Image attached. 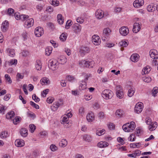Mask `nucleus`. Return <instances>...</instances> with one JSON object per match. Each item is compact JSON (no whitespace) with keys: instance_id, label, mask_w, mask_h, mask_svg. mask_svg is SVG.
I'll list each match as a JSON object with an SVG mask.
<instances>
[{"instance_id":"052dcab7","label":"nucleus","mask_w":158,"mask_h":158,"mask_svg":"<svg viewBox=\"0 0 158 158\" xmlns=\"http://www.w3.org/2000/svg\"><path fill=\"white\" fill-rule=\"evenodd\" d=\"M51 109L52 111H56L57 110L58 108L56 106L55 103H54L51 106Z\"/></svg>"},{"instance_id":"680f3d73","label":"nucleus","mask_w":158,"mask_h":158,"mask_svg":"<svg viewBox=\"0 0 158 158\" xmlns=\"http://www.w3.org/2000/svg\"><path fill=\"white\" fill-rule=\"evenodd\" d=\"M24 77L23 74H21L19 73H18L16 75V78L17 80H18L19 79H23Z\"/></svg>"},{"instance_id":"f704fd0d","label":"nucleus","mask_w":158,"mask_h":158,"mask_svg":"<svg viewBox=\"0 0 158 158\" xmlns=\"http://www.w3.org/2000/svg\"><path fill=\"white\" fill-rule=\"evenodd\" d=\"M129 124V123H127L124 124L122 127L123 130L125 132H130V130L129 129L130 127H128L127 126V125Z\"/></svg>"},{"instance_id":"393cba45","label":"nucleus","mask_w":158,"mask_h":158,"mask_svg":"<svg viewBox=\"0 0 158 158\" xmlns=\"http://www.w3.org/2000/svg\"><path fill=\"white\" fill-rule=\"evenodd\" d=\"M111 32L110 29L108 28H105L103 30L102 34L103 36H108Z\"/></svg>"},{"instance_id":"0e129e2a","label":"nucleus","mask_w":158,"mask_h":158,"mask_svg":"<svg viewBox=\"0 0 158 158\" xmlns=\"http://www.w3.org/2000/svg\"><path fill=\"white\" fill-rule=\"evenodd\" d=\"M54 98L52 97H49L48 98L47 102L49 103H51L53 101Z\"/></svg>"},{"instance_id":"c03bdc74","label":"nucleus","mask_w":158,"mask_h":158,"mask_svg":"<svg viewBox=\"0 0 158 158\" xmlns=\"http://www.w3.org/2000/svg\"><path fill=\"white\" fill-rule=\"evenodd\" d=\"M59 101L60 102L57 101L54 103L58 108L63 104V101L62 99H60L59 100Z\"/></svg>"},{"instance_id":"6ab92c4d","label":"nucleus","mask_w":158,"mask_h":158,"mask_svg":"<svg viewBox=\"0 0 158 158\" xmlns=\"http://www.w3.org/2000/svg\"><path fill=\"white\" fill-rule=\"evenodd\" d=\"M57 60L59 64H64L67 61V59L64 56H61Z\"/></svg>"},{"instance_id":"a878e982","label":"nucleus","mask_w":158,"mask_h":158,"mask_svg":"<svg viewBox=\"0 0 158 158\" xmlns=\"http://www.w3.org/2000/svg\"><path fill=\"white\" fill-rule=\"evenodd\" d=\"M68 144L67 140L65 139H63L59 143V146L62 147H64L67 146Z\"/></svg>"},{"instance_id":"0eeeda50","label":"nucleus","mask_w":158,"mask_h":158,"mask_svg":"<svg viewBox=\"0 0 158 158\" xmlns=\"http://www.w3.org/2000/svg\"><path fill=\"white\" fill-rule=\"evenodd\" d=\"M119 32L122 35L126 36L129 33V30L127 27L123 26L120 28Z\"/></svg>"},{"instance_id":"e2e57ef3","label":"nucleus","mask_w":158,"mask_h":158,"mask_svg":"<svg viewBox=\"0 0 158 158\" xmlns=\"http://www.w3.org/2000/svg\"><path fill=\"white\" fill-rule=\"evenodd\" d=\"M22 56H26L27 55H28L29 54V52L26 50H23L22 52Z\"/></svg>"},{"instance_id":"f03ea898","label":"nucleus","mask_w":158,"mask_h":158,"mask_svg":"<svg viewBox=\"0 0 158 158\" xmlns=\"http://www.w3.org/2000/svg\"><path fill=\"white\" fill-rule=\"evenodd\" d=\"M102 97L106 99H110L113 96L114 94L111 90L107 89L103 90L102 93Z\"/></svg>"},{"instance_id":"7c9ffc66","label":"nucleus","mask_w":158,"mask_h":158,"mask_svg":"<svg viewBox=\"0 0 158 158\" xmlns=\"http://www.w3.org/2000/svg\"><path fill=\"white\" fill-rule=\"evenodd\" d=\"M128 127H130V132L132 131L135 128V123L134 122H131L130 124L127 125Z\"/></svg>"},{"instance_id":"58836bf2","label":"nucleus","mask_w":158,"mask_h":158,"mask_svg":"<svg viewBox=\"0 0 158 158\" xmlns=\"http://www.w3.org/2000/svg\"><path fill=\"white\" fill-rule=\"evenodd\" d=\"M135 92V89L134 88H131L129 90L128 92V95L129 97H131L134 94Z\"/></svg>"},{"instance_id":"6e6d98bb","label":"nucleus","mask_w":158,"mask_h":158,"mask_svg":"<svg viewBox=\"0 0 158 158\" xmlns=\"http://www.w3.org/2000/svg\"><path fill=\"white\" fill-rule=\"evenodd\" d=\"M53 11V8L51 6H48L46 9V11L48 12L49 13H51Z\"/></svg>"},{"instance_id":"4be33fe9","label":"nucleus","mask_w":158,"mask_h":158,"mask_svg":"<svg viewBox=\"0 0 158 158\" xmlns=\"http://www.w3.org/2000/svg\"><path fill=\"white\" fill-rule=\"evenodd\" d=\"M139 55L137 54H132L131 57V60L134 62H136L138 60Z\"/></svg>"},{"instance_id":"473e14b6","label":"nucleus","mask_w":158,"mask_h":158,"mask_svg":"<svg viewBox=\"0 0 158 158\" xmlns=\"http://www.w3.org/2000/svg\"><path fill=\"white\" fill-rule=\"evenodd\" d=\"M83 139L87 142H90L92 140L91 137L89 135L85 134L83 135Z\"/></svg>"},{"instance_id":"1a4fd4ad","label":"nucleus","mask_w":158,"mask_h":158,"mask_svg":"<svg viewBox=\"0 0 158 158\" xmlns=\"http://www.w3.org/2000/svg\"><path fill=\"white\" fill-rule=\"evenodd\" d=\"M34 20L32 19H27L24 23V27L27 28H29L33 25Z\"/></svg>"},{"instance_id":"2eb2a0df","label":"nucleus","mask_w":158,"mask_h":158,"mask_svg":"<svg viewBox=\"0 0 158 158\" xmlns=\"http://www.w3.org/2000/svg\"><path fill=\"white\" fill-rule=\"evenodd\" d=\"M96 17L98 19H101L104 16V12L100 10H98L95 13Z\"/></svg>"},{"instance_id":"6e6552de","label":"nucleus","mask_w":158,"mask_h":158,"mask_svg":"<svg viewBox=\"0 0 158 158\" xmlns=\"http://www.w3.org/2000/svg\"><path fill=\"white\" fill-rule=\"evenodd\" d=\"M143 109V105L142 103H137L135 106L134 110L137 113L139 114L142 112Z\"/></svg>"},{"instance_id":"4c0bfd02","label":"nucleus","mask_w":158,"mask_h":158,"mask_svg":"<svg viewBox=\"0 0 158 158\" xmlns=\"http://www.w3.org/2000/svg\"><path fill=\"white\" fill-rule=\"evenodd\" d=\"M29 17V16L27 15H22L20 16L19 20H21L22 21H26Z\"/></svg>"},{"instance_id":"37998d69","label":"nucleus","mask_w":158,"mask_h":158,"mask_svg":"<svg viewBox=\"0 0 158 158\" xmlns=\"http://www.w3.org/2000/svg\"><path fill=\"white\" fill-rule=\"evenodd\" d=\"M7 52H9V55L11 57H13L15 55V50L14 49H8L7 50Z\"/></svg>"},{"instance_id":"13d9d810","label":"nucleus","mask_w":158,"mask_h":158,"mask_svg":"<svg viewBox=\"0 0 158 158\" xmlns=\"http://www.w3.org/2000/svg\"><path fill=\"white\" fill-rule=\"evenodd\" d=\"M69 20L67 21L66 24L65 28L67 29H68L69 28V27L72 24V22L71 21L69 22Z\"/></svg>"},{"instance_id":"4d7b16f0","label":"nucleus","mask_w":158,"mask_h":158,"mask_svg":"<svg viewBox=\"0 0 158 158\" xmlns=\"http://www.w3.org/2000/svg\"><path fill=\"white\" fill-rule=\"evenodd\" d=\"M5 77L6 79V80L8 81L9 83L10 84L12 82V80L10 76L8 74H5Z\"/></svg>"},{"instance_id":"f3484780","label":"nucleus","mask_w":158,"mask_h":158,"mask_svg":"<svg viewBox=\"0 0 158 158\" xmlns=\"http://www.w3.org/2000/svg\"><path fill=\"white\" fill-rule=\"evenodd\" d=\"M149 54L150 56L152 59L155 58L156 57L158 56L157 52V51L154 49H152L150 50L149 52Z\"/></svg>"},{"instance_id":"c85d7f7f","label":"nucleus","mask_w":158,"mask_h":158,"mask_svg":"<svg viewBox=\"0 0 158 158\" xmlns=\"http://www.w3.org/2000/svg\"><path fill=\"white\" fill-rule=\"evenodd\" d=\"M57 20L58 23L60 24H63L64 21V19H63L62 15L61 14H59L57 16Z\"/></svg>"},{"instance_id":"69168bd1","label":"nucleus","mask_w":158,"mask_h":158,"mask_svg":"<svg viewBox=\"0 0 158 158\" xmlns=\"http://www.w3.org/2000/svg\"><path fill=\"white\" fill-rule=\"evenodd\" d=\"M5 106L0 105V113H4Z\"/></svg>"},{"instance_id":"ddd939ff","label":"nucleus","mask_w":158,"mask_h":158,"mask_svg":"<svg viewBox=\"0 0 158 158\" xmlns=\"http://www.w3.org/2000/svg\"><path fill=\"white\" fill-rule=\"evenodd\" d=\"M15 144L17 147H21L24 146L25 143L23 139H18L15 141Z\"/></svg>"},{"instance_id":"bb28decb","label":"nucleus","mask_w":158,"mask_h":158,"mask_svg":"<svg viewBox=\"0 0 158 158\" xmlns=\"http://www.w3.org/2000/svg\"><path fill=\"white\" fill-rule=\"evenodd\" d=\"M123 111L121 110H117L115 112V114L118 117H121L123 116Z\"/></svg>"},{"instance_id":"f257e3e1","label":"nucleus","mask_w":158,"mask_h":158,"mask_svg":"<svg viewBox=\"0 0 158 158\" xmlns=\"http://www.w3.org/2000/svg\"><path fill=\"white\" fill-rule=\"evenodd\" d=\"M59 63L56 59L50 60L48 64L49 68L53 71H54L58 68Z\"/></svg>"},{"instance_id":"423d86ee","label":"nucleus","mask_w":158,"mask_h":158,"mask_svg":"<svg viewBox=\"0 0 158 158\" xmlns=\"http://www.w3.org/2000/svg\"><path fill=\"white\" fill-rule=\"evenodd\" d=\"M44 33L43 28L38 27L36 28L35 31V36L38 37H40Z\"/></svg>"},{"instance_id":"f8f14e48","label":"nucleus","mask_w":158,"mask_h":158,"mask_svg":"<svg viewBox=\"0 0 158 158\" xmlns=\"http://www.w3.org/2000/svg\"><path fill=\"white\" fill-rule=\"evenodd\" d=\"M144 2L143 0H135L133 5L135 7L138 8L143 6Z\"/></svg>"},{"instance_id":"8fccbe9b","label":"nucleus","mask_w":158,"mask_h":158,"mask_svg":"<svg viewBox=\"0 0 158 158\" xmlns=\"http://www.w3.org/2000/svg\"><path fill=\"white\" fill-rule=\"evenodd\" d=\"M147 10L149 12H152L154 11L155 8L152 5H150L148 6Z\"/></svg>"},{"instance_id":"412c9836","label":"nucleus","mask_w":158,"mask_h":158,"mask_svg":"<svg viewBox=\"0 0 158 158\" xmlns=\"http://www.w3.org/2000/svg\"><path fill=\"white\" fill-rule=\"evenodd\" d=\"M108 143L105 141H101L97 144V146L100 148H103L108 146Z\"/></svg>"},{"instance_id":"a19ab883","label":"nucleus","mask_w":158,"mask_h":158,"mask_svg":"<svg viewBox=\"0 0 158 158\" xmlns=\"http://www.w3.org/2000/svg\"><path fill=\"white\" fill-rule=\"evenodd\" d=\"M29 131L31 133H33L36 128V126L33 124H31L29 125Z\"/></svg>"},{"instance_id":"dca6fc26","label":"nucleus","mask_w":158,"mask_h":158,"mask_svg":"<svg viewBox=\"0 0 158 158\" xmlns=\"http://www.w3.org/2000/svg\"><path fill=\"white\" fill-rule=\"evenodd\" d=\"M9 27V23L6 20L2 24L1 28L3 31H6Z\"/></svg>"},{"instance_id":"de8ad7c7","label":"nucleus","mask_w":158,"mask_h":158,"mask_svg":"<svg viewBox=\"0 0 158 158\" xmlns=\"http://www.w3.org/2000/svg\"><path fill=\"white\" fill-rule=\"evenodd\" d=\"M30 104L33 107L37 109H39L40 108L39 106L38 105L36 104L32 101H30Z\"/></svg>"},{"instance_id":"a211bd4d","label":"nucleus","mask_w":158,"mask_h":158,"mask_svg":"<svg viewBox=\"0 0 158 158\" xmlns=\"http://www.w3.org/2000/svg\"><path fill=\"white\" fill-rule=\"evenodd\" d=\"M86 85V82H83V81L82 80L81 81V82L79 84V85L78 87L79 89L80 90H83L86 89L87 88Z\"/></svg>"},{"instance_id":"cd10ccee","label":"nucleus","mask_w":158,"mask_h":158,"mask_svg":"<svg viewBox=\"0 0 158 158\" xmlns=\"http://www.w3.org/2000/svg\"><path fill=\"white\" fill-rule=\"evenodd\" d=\"M35 68L38 70H41V63L40 60H37L35 63Z\"/></svg>"},{"instance_id":"72a5a7b5","label":"nucleus","mask_w":158,"mask_h":158,"mask_svg":"<svg viewBox=\"0 0 158 158\" xmlns=\"http://www.w3.org/2000/svg\"><path fill=\"white\" fill-rule=\"evenodd\" d=\"M15 115L14 112L11 111L10 112H8L6 115V118L8 119H11L14 117Z\"/></svg>"},{"instance_id":"79ce46f5","label":"nucleus","mask_w":158,"mask_h":158,"mask_svg":"<svg viewBox=\"0 0 158 158\" xmlns=\"http://www.w3.org/2000/svg\"><path fill=\"white\" fill-rule=\"evenodd\" d=\"M14 10L11 8H9L7 10V14L10 16H13L14 14Z\"/></svg>"},{"instance_id":"09e8293b","label":"nucleus","mask_w":158,"mask_h":158,"mask_svg":"<svg viewBox=\"0 0 158 158\" xmlns=\"http://www.w3.org/2000/svg\"><path fill=\"white\" fill-rule=\"evenodd\" d=\"M142 80L145 82L148 83L151 81V79L149 77H143L142 78Z\"/></svg>"},{"instance_id":"338daca9","label":"nucleus","mask_w":158,"mask_h":158,"mask_svg":"<svg viewBox=\"0 0 158 158\" xmlns=\"http://www.w3.org/2000/svg\"><path fill=\"white\" fill-rule=\"evenodd\" d=\"M10 94H7L4 97V100L6 101H8L10 99Z\"/></svg>"},{"instance_id":"5fc2aeb1","label":"nucleus","mask_w":158,"mask_h":158,"mask_svg":"<svg viewBox=\"0 0 158 158\" xmlns=\"http://www.w3.org/2000/svg\"><path fill=\"white\" fill-rule=\"evenodd\" d=\"M50 149L52 151H55L57 150V147L54 144H52L50 147Z\"/></svg>"},{"instance_id":"c756f323","label":"nucleus","mask_w":158,"mask_h":158,"mask_svg":"<svg viewBox=\"0 0 158 158\" xmlns=\"http://www.w3.org/2000/svg\"><path fill=\"white\" fill-rule=\"evenodd\" d=\"M40 82L42 84V83H44L45 85H48L50 83V81L48 78L46 77H43L41 80Z\"/></svg>"},{"instance_id":"39448f33","label":"nucleus","mask_w":158,"mask_h":158,"mask_svg":"<svg viewBox=\"0 0 158 158\" xmlns=\"http://www.w3.org/2000/svg\"><path fill=\"white\" fill-rule=\"evenodd\" d=\"M90 51L89 48L87 46H81L80 48L79 52L81 56H83Z\"/></svg>"},{"instance_id":"7ed1b4c3","label":"nucleus","mask_w":158,"mask_h":158,"mask_svg":"<svg viewBox=\"0 0 158 158\" xmlns=\"http://www.w3.org/2000/svg\"><path fill=\"white\" fill-rule=\"evenodd\" d=\"M79 64L81 66L92 68L94 66V61H86L83 60L80 62Z\"/></svg>"},{"instance_id":"9b49d317","label":"nucleus","mask_w":158,"mask_h":158,"mask_svg":"<svg viewBox=\"0 0 158 158\" xmlns=\"http://www.w3.org/2000/svg\"><path fill=\"white\" fill-rule=\"evenodd\" d=\"M73 30L76 33L79 32L81 30V25L78 23H75L73 26Z\"/></svg>"},{"instance_id":"603ef678","label":"nucleus","mask_w":158,"mask_h":158,"mask_svg":"<svg viewBox=\"0 0 158 158\" xmlns=\"http://www.w3.org/2000/svg\"><path fill=\"white\" fill-rule=\"evenodd\" d=\"M158 92V88L154 87L152 90V95L155 96L156 94Z\"/></svg>"},{"instance_id":"2f4dec72","label":"nucleus","mask_w":158,"mask_h":158,"mask_svg":"<svg viewBox=\"0 0 158 158\" xmlns=\"http://www.w3.org/2000/svg\"><path fill=\"white\" fill-rule=\"evenodd\" d=\"M67 34L66 33H62L60 37V39L61 41H64L66 39Z\"/></svg>"},{"instance_id":"c9c22d12","label":"nucleus","mask_w":158,"mask_h":158,"mask_svg":"<svg viewBox=\"0 0 158 158\" xmlns=\"http://www.w3.org/2000/svg\"><path fill=\"white\" fill-rule=\"evenodd\" d=\"M8 136V133L7 131H4L0 134V137L2 139L6 138Z\"/></svg>"},{"instance_id":"9d476101","label":"nucleus","mask_w":158,"mask_h":158,"mask_svg":"<svg viewBox=\"0 0 158 158\" xmlns=\"http://www.w3.org/2000/svg\"><path fill=\"white\" fill-rule=\"evenodd\" d=\"M92 41L95 45H98L100 44L101 41L99 37L97 35H94L92 36Z\"/></svg>"},{"instance_id":"774afa93","label":"nucleus","mask_w":158,"mask_h":158,"mask_svg":"<svg viewBox=\"0 0 158 158\" xmlns=\"http://www.w3.org/2000/svg\"><path fill=\"white\" fill-rule=\"evenodd\" d=\"M130 139H128L130 141H133L135 140V135L133 134H132L130 135L129 137Z\"/></svg>"},{"instance_id":"49530a36","label":"nucleus","mask_w":158,"mask_h":158,"mask_svg":"<svg viewBox=\"0 0 158 158\" xmlns=\"http://www.w3.org/2000/svg\"><path fill=\"white\" fill-rule=\"evenodd\" d=\"M51 3L52 5L55 6H57L59 4V2L57 0H52Z\"/></svg>"},{"instance_id":"864d4df0","label":"nucleus","mask_w":158,"mask_h":158,"mask_svg":"<svg viewBox=\"0 0 158 158\" xmlns=\"http://www.w3.org/2000/svg\"><path fill=\"white\" fill-rule=\"evenodd\" d=\"M52 49L51 48H47L45 49L46 54L48 56L52 52Z\"/></svg>"},{"instance_id":"20e7f679","label":"nucleus","mask_w":158,"mask_h":158,"mask_svg":"<svg viewBox=\"0 0 158 158\" xmlns=\"http://www.w3.org/2000/svg\"><path fill=\"white\" fill-rule=\"evenodd\" d=\"M115 90L117 96L119 98H123L124 96V94L122 88L120 85H117Z\"/></svg>"},{"instance_id":"4468645a","label":"nucleus","mask_w":158,"mask_h":158,"mask_svg":"<svg viewBox=\"0 0 158 158\" xmlns=\"http://www.w3.org/2000/svg\"><path fill=\"white\" fill-rule=\"evenodd\" d=\"M140 25L139 23H135L134 24L132 31L134 33H137L140 30Z\"/></svg>"},{"instance_id":"b1692460","label":"nucleus","mask_w":158,"mask_h":158,"mask_svg":"<svg viewBox=\"0 0 158 158\" xmlns=\"http://www.w3.org/2000/svg\"><path fill=\"white\" fill-rule=\"evenodd\" d=\"M87 120L90 122H92L94 119V117L93 113H89L86 116Z\"/></svg>"},{"instance_id":"a18cd8bd","label":"nucleus","mask_w":158,"mask_h":158,"mask_svg":"<svg viewBox=\"0 0 158 158\" xmlns=\"http://www.w3.org/2000/svg\"><path fill=\"white\" fill-rule=\"evenodd\" d=\"M105 132V130L102 129L100 130H97L96 133L97 135L100 136L104 134Z\"/></svg>"},{"instance_id":"aec40b11","label":"nucleus","mask_w":158,"mask_h":158,"mask_svg":"<svg viewBox=\"0 0 158 158\" xmlns=\"http://www.w3.org/2000/svg\"><path fill=\"white\" fill-rule=\"evenodd\" d=\"M157 126V123L155 122L153 124L152 123H151V124L149 125L148 127V129L150 131H152L154 130L156 128Z\"/></svg>"},{"instance_id":"5701e85b","label":"nucleus","mask_w":158,"mask_h":158,"mask_svg":"<svg viewBox=\"0 0 158 158\" xmlns=\"http://www.w3.org/2000/svg\"><path fill=\"white\" fill-rule=\"evenodd\" d=\"M20 134L22 136L26 137L28 135V131L25 128H22L21 129L20 131Z\"/></svg>"},{"instance_id":"ea45409f","label":"nucleus","mask_w":158,"mask_h":158,"mask_svg":"<svg viewBox=\"0 0 158 158\" xmlns=\"http://www.w3.org/2000/svg\"><path fill=\"white\" fill-rule=\"evenodd\" d=\"M17 63V60L16 59H12L9 60L8 62L9 65H16Z\"/></svg>"},{"instance_id":"3c124183","label":"nucleus","mask_w":158,"mask_h":158,"mask_svg":"<svg viewBox=\"0 0 158 158\" xmlns=\"http://www.w3.org/2000/svg\"><path fill=\"white\" fill-rule=\"evenodd\" d=\"M152 60V64L153 65H158V57H156L155 58H153Z\"/></svg>"},{"instance_id":"e433bc0d","label":"nucleus","mask_w":158,"mask_h":158,"mask_svg":"<svg viewBox=\"0 0 158 158\" xmlns=\"http://www.w3.org/2000/svg\"><path fill=\"white\" fill-rule=\"evenodd\" d=\"M128 42L124 40H122L119 43V44L120 46L123 47H126L128 45Z\"/></svg>"},{"instance_id":"bf43d9fd","label":"nucleus","mask_w":158,"mask_h":158,"mask_svg":"<svg viewBox=\"0 0 158 158\" xmlns=\"http://www.w3.org/2000/svg\"><path fill=\"white\" fill-rule=\"evenodd\" d=\"M49 90L48 89H46L43 91V92L41 93L43 97H45L46 95L49 92Z\"/></svg>"}]
</instances>
